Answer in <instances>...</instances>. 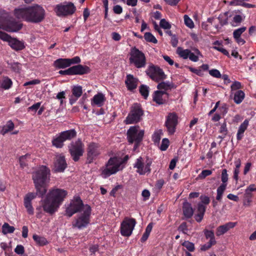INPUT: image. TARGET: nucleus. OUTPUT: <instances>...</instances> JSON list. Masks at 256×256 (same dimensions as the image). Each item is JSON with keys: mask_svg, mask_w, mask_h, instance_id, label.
<instances>
[{"mask_svg": "<svg viewBox=\"0 0 256 256\" xmlns=\"http://www.w3.org/2000/svg\"><path fill=\"white\" fill-rule=\"evenodd\" d=\"M66 163L64 156H58L54 162V170L56 172H63L66 168Z\"/></svg>", "mask_w": 256, "mask_h": 256, "instance_id": "nucleus-23", "label": "nucleus"}, {"mask_svg": "<svg viewBox=\"0 0 256 256\" xmlns=\"http://www.w3.org/2000/svg\"><path fill=\"white\" fill-rule=\"evenodd\" d=\"M204 233L206 236V239H210L208 242L214 244H216V240L214 232L212 230L204 229Z\"/></svg>", "mask_w": 256, "mask_h": 256, "instance_id": "nucleus-38", "label": "nucleus"}, {"mask_svg": "<svg viewBox=\"0 0 256 256\" xmlns=\"http://www.w3.org/2000/svg\"><path fill=\"white\" fill-rule=\"evenodd\" d=\"M50 170L46 166H41L32 173V180L37 193L42 196L46 192V184L50 180Z\"/></svg>", "mask_w": 256, "mask_h": 256, "instance_id": "nucleus-2", "label": "nucleus"}, {"mask_svg": "<svg viewBox=\"0 0 256 256\" xmlns=\"http://www.w3.org/2000/svg\"><path fill=\"white\" fill-rule=\"evenodd\" d=\"M121 164L122 161L118 158L116 157L110 158L105 166L101 168L102 176L106 178L116 174L122 168H120Z\"/></svg>", "mask_w": 256, "mask_h": 256, "instance_id": "nucleus-5", "label": "nucleus"}, {"mask_svg": "<svg viewBox=\"0 0 256 256\" xmlns=\"http://www.w3.org/2000/svg\"><path fill=\"white\" fill-rule=\"evenodd\" d=\"M38 194L36 192L28 193L24 198V206L26 208L28 214L32 215L34 213V208L32 204V200L36 198Z\"/></svg>", "mask_w": 256, "mask_h": 256, "instance_id": "nucleus-22", "label": "nucleus"}, {"mask_svg": "<svg viewBox=\"0 0 256 256\" xmlns=\"http://www.w3.org/2000/svg\"><path fill=\"white\" fill-rule=\"evenodd\" d=\"M91 208L86 204L84 208V212L78 213L72 222V226L81 230L86 228L90 222Z\"/></svg>", "mask_w": 256, "mask_h": 256, "instance_id": "nucleus-4", "label": "nucleus"}, {"mask_svg": "<svg viewBox=\"0 0 256 256\" xmlns=\"http://www.w3.org/2000/svg\"><path fill=\"white\" fill-rule=\"evenodd\" d=\"M67 194L68 192L64 189L54 188L50 190L48 196L51 200H53L60 206Z\"/></svg>", "mask_w": 256, "mask_h": 256, "instance_id": "nucleus-13", "label": "nucleus"}, {"mask_svg": "<svg viewBox=\"0 0 256 256\" xmlns=\"http://www.w3.org/2000/svg\"><path fill=\"white\" fill-rule=\"evenodd\" d=\"M144 38L148 42L154 44H156L158 42V40L150 32H146L144 34Z\"/></svg>", "mask_w": 256, "mask_h": 256, "instance_id": "nucleus-48", "label": "nucleus"}, {"mask_svg": "<svg viewBox=\"0 0 256 256\" xmlns=\"http://www.w3.org/2000/svg\"><path fill=\"white\" fill-rule=\"evenodd\" d=\"M168 98L169 94L165 91L156 90L153 94V100L158 104L166 103Z\"/></svg>", "mask_w": 256, "mask_h": 256, "instance_id": "nucleus-21", "label": "nucleus"}, {"mask_svg": "<svg viewBox=\"0 0 256 256\" xmlns=\"http://www.w3.org/2000/svg\"><path fill=\"white\" fill-rule=\"evenodd\" d=\"M32 238L36 242L39 246H44L48 243L45 238L40 236L37 234H34Z\"/></svg>", "mask_w": 256, "mask_h": 256, "instance_id": "nucleus-43", "label": "nucleus"}, {"mask_svg": "<svg viewBox=\"0 0 256 256\" xmlns=\"http://www.w3.org/2000/svg\"><path fill=\"white\" fill-rule=\"evenodd\" d=\"M80 62L79 56H75L72 58H58L54 62L55 68H65L71 64H78Z\"/></svg>", "mask_w": 256, "mask_h": 256, "instance_id": "nucleus-16", "label": "nucleus"}, {"mask_svg": "<svg viewBox=\"0 0 256 256\" xmlns=\"http://www.w3.org/2000/svg\"><path fill=\"white\" fill-rule=\"evenodd\" d=\"M126 84L128 90H132L136 88L138 80L137 78L134 77L132 74H128L126 76Z\"/></svg>", "mask_w": 256, "mask_h": 256, "instance_id": "nucleus-28", "label": "nucleus"}, {"mask_svg": "<svg viewBox=\"0 0 256 256\" xmlns=\"http://www.w3.org/2000/svg\"><path fill=\"white\" fill-rule=\"evenodd\" d=\"M193 50L194 52L190 51L188 58L192 62H196L198 60L199 58H202L203 56L198 48H194Z\"/></svg>", "mask_w": 256, "mask_h": 256, "instance_id": "nucleus-35", "label": "nucleus"}, {"mask_svg": "<svg viewBox=\"0 0 256 256\" xmlns=\"http://www.w3.org/2000/svg\"><path fill=\"white\" fill-rule=\"evenodd\" d=\"M228 179V174L227 173V170L226 169L222 170L221 175V180L222 182V184H227Z\"/></svg>", "mask_w": 256, "mask_h": 256, "instance_id": "nucleus-55", "label": "nucleus"}, {"mask_svg": "<svg viewBox=\"0 0 256 256\" xmlns=\"http://www.w3.org/2000/svg\"><path fill=\"white\" fill-rule=\"evenodd\" d=\"M54 10L58 16H65L72 14L76 7L71 2H64L56 6Z\"/></svg>", "mask_w": 256, "mask_h": 256, "instance_id": "nucleus-12", "label": "nucleus"}, {"mask_svg": "<svg viewBox=\"0 0 256 256\" xmlns=\"http://www.w3.org/2000/svg\"><path fill=\"white\" fill-rule=\"evenodd\" d=\"M14 252L18 254H22L24 252V247L22 245H18L14 249Z\"/></svg>", "mask_w": 256, "mask_h": 256, "instance_id": "nucleus-61", "label": "nucleus"}, {"mask_svg": "<svg viewBox=\"0 0 256 256\" xmlns=\"http://www.w3.org/2000/svg\"><path fill=\"white\" fill-rule=\"evenodd\" d=\"M152 164V160L150 159L147 158L144 160L142 157H140L136 160L134 167L136 168V172L138 174L144 175L150 172Z\"/></svg>", "mask_w": 256, "mask_h": 256, "instance_id": "nucleus-10", "label": "nucleus"}, {"mask_svg": "<svg viewBox=\"0 0 256 256\" xmlns=\"http://www.w3.org/2000/svg\"><path fill=\"white\" fill-rule=\"evenodd\" d=\"M194 209L190 203L188 202H184L183 203L182 212L186 218H190L194 214Z\"/></svg>", "mask_w": 256, "mask_h": 256, "instance_id": "nucleus-29", "label": "nucleus"}, {"mask_svg": "<svg viewBox=\"0 0 256 256\" xmlns=\"http://www.w3.org/2000/svg\"><path fill=\"white\" fill-rule=\"evenodd\" d=\"M237 223L236 222H228L216 228V234L220 236L227 232L230 229L233 228Z\"/></svg>", "mask_w": 256, "mask_h": 256, "instance_id": "nucleus-25", "label": "nucleus"}, {"mask_svg": "<svg viewBox=\"0 0 256 256\" xmlns=\"http://www.w3.org/2000/svg\"><path fill=\"white\" fill-rule=\"evenodd\" d=\"M147 74L156 82L164 80L166 78L164 71L158 66H150L146 70Z\"/></svg>", "mask_w": 256, "mask_h": 256, "instance_id": "nucleus-15", "label": "nucleus"}, {"mask_svg": "<svg viewBox=\"0 0 256 256\" xmlns=\"http://www.w3.org/2000/svg\"><path fill=\"white\" fill-rule=\"evenodd\" d=\"M14 14L18 19L32 23L40 22L45 17L44 8L38 4L18 7L14 9Z\"/></svg>", "mask_w": 256, "mask_h": 256, "instance_id": "nucleus-1", "label": "nucleus"}, {"mask_svg": "<svg viewBox=\"0 0 256 256\" xmlns=\"http://www.w3.org/2000/svg\"><path fill=\"white\" fill-rule=\"evenodd\" d=\"M178 230L182 232L184 234H186L188 230L186 223L185 222H182L178 226Z\"/></svg>", "mask_w": 256, "mask_h": 256, "instance_id": "nucleus-59", "label": "nucleus"}, {"mask_svg": "<svg viewBox=\"0 0 256 256\" xmlns=\"http://www.w3.org/2000/svg\"><path fill=\"white\" fill-rule=\"evenodd\" d=\"M206 209V208L203 204L202 203L198 204L197 208L198 213L194 216V218L197 222H200L203 219Z\"/></svg>", "mask_w": 256, "mask_h": 256, "instance_id": "nucleus-30", "label": "nucleus"}, {"mask_svg": "<svg viewBox=\"0 0 256 256\" xmlns=\"http://www.w3.org/2000/svg\"><path fill=\"white\" fill-rule=\"evenodd\" d=\"M169 146V140L168 138H164L162 140L160 149L162 150H166Z\"/></svg>", "mask_w": 256, "mask_h": 256, "instance_id": "nucleus-58", "label": "nucleus"}, {"mask_svg": "<svg viewBox=\"0 0 256 256\" xmlns=\"http://www.w3.org/2000/svg\"><path fill=\"white\" fill-rule=\"evenodd\" d=\"M190 50L188 49H183L181 47H178L176 50V54L180 57L186 60L188 58Z\"/></svg>", "mask_w": 256, "mask_h": 256, "instance_id": "nucleus-40", "label": "nucleus"}, {"mask_svg": "<svg viewBox=\"0 0 256 256\" xmlns=\"http://www.w3.org/2000/svg\"><path fill=\"white\" fill-rule=\"evenodd\" d=\"M84 204L82 200L78 196L74 197L66 208V215L71 217L74 214L84 212Z\"/></svg>", "mask_w": 256, "mask_h": 256, "instance_id": "nucleus-9", "label": "nucleus"}, {"mask_svg": "<svg viewBox=\"0 0 256 256\" xmlns=\"http://www.w3.org/2000/svg\"><path fill=\"white\" fill-rule=\"evenodd\" d=\"M14 122L10 120H8V122H7L6 124L3 126L1 130L0 133L2 135H4L8 132L12 130L14 128Z\"/></svg>", "mask_w": 256, "mask_h": 256, "instance_id": "nucleus-39", "label": "nucleus"}, {"mask_svg": "<svg viewBox=\"0 0 256 256\" xmlns=\"http://www.w3.org/2000/svg\"><path fill=\"white\" fill-rule=\"evenodd\" d=\"M1 40L8 42V45L15 50H22L25 47L24 42L22 41H20L16 38H12L6 32Z\"/></svg>", "mask_w": 256, "mask_h": 256, "instance_id": "nucleus-17", "label": "nucleus"}, {"mask_svg": "<svg viewBox=\"0 0 256 256\" xmlns=\"http://www.w3.org/2000/svg\"><path fill=\"white\" fill-rule=\"evenodd\" d=\"M144 114L140 105L134 104L132 107L130 113L128 114L124 122L127 124H136L140 122Z\"/></svg>", "mask_w": 256, "mask_h": 256, "instance_id": "nucleus-8", "label": "nucleus"}, {"mask_svg": "<svg viewBox=\"0 0 256 256\" xmlns=\"http://www.w3.org/2000/svg\"><path fill=\"white\" fill-rule=\"evenodd\" d=\"M69 150L73 160L76 162L83 154L84 144L80 140H78L70 144Z\"/></svg>", "mask_w": 256, "mask_h": 256, "instance_id": "nucleus-14", "label": "nucleus"}, {"mask_svg": "<svg viewBox=\"0 0 256 256\" xmlns=\"http://www.w3.org/2000/svg\"><path fill=\"white\" fill-rule=\"evenodd\" d=\"M182 245L187 249L188 252H194L195 249L194 244L189 241H184Z\"/></svg>", "mask_w": 256, "mask_h": 256, "instance_id": "nucleus-52", "label": "nucleus"}, {"mask_svg": "<svg viewBox=\"0 0 256 256\" xmlns=\"http://www.w3.org/2000/svg\"><path fill=\"white\" fill-rule=\"evenodd\" d=\"M22 28V24L17 22L6 10L0 8V28L8 32H17Z\"/></svg>", "mask_w": 256, "mask_h": 256, "instance_id": "nucleus-3", "label": "nucleus"}, {"mask_svg": "<svg viewBox=\"0 0 256 256\" xmlns=\"http://www.w3.org/2000/svg\"><path fill=\"white\" fill-rule=\"evenodd\" d=\"M72 75L88 74L90 72V68L87 66H84L81 64H78L70 67Z\"/></svg>", "mask_w": 256, "mask_h": 256, "instance_id": "nucleus-26", "label": "nucleus"}, {"mask_svg": "<svg viewBox=\"0 0 256 256\" xmlns=\"http://www.w3.org/2000/svg\"><path fill=\"white\" fill-rule=\"evenodd\" d=\"M60 206L54 201L51 200L47 195L46 199L44 200L42 208L46 212L50 214H52L56 212Z\"/></svg>", "mask_w": 256, "mask_h": 256, "instance_id": "nucleus-20", "label": "nucleus"}, {"mask_svg": "<svg viewBox=\"0 0 256 256\" xmlns=\"http://www.w3.org/2000/svg\"><path fill=\"white\" fill-rule=\"evenodd\" d=\"M144 130H140L138 126H130L127 132V139L130 144L134 143V149L136 150L142 141Z\"/></svg>", "mask_w": 256, "mask_h": 256, "instance_id": "nucleus-6", "label": "nucleus"}, {"mask_svg": "<svg viewBox=\"0 0 256 256\" xmlns=\"http://www.w3.org/2000/svg\"><path fill=\"white\" fill-rule=\"evenodd\" d=\"M64 141L60 134L52 140L53 146L57 148H62L64 146Z\"/></svg>", "mask_w": 256, "mask_h": 256, "instance_id": "nucleus-46", "label": "nucleus"}, {"mask_svg": "<svg viewBox=\"0 0 256 256\" xmlns=\"http://www.w3.org/2000/svg\"><path fill=\"white\" fill-rule=\"evenodd\" d=\"M218 18L216 17L209 18L207 20V22L213 25L215 28L218 30L221 28L220 26L219 23L218 24Z\"/></svg>", "mask_w": 256, "mask_h": 256, "instance_id": "nucleus-50", "label": "nucleus"}, {"mask_svg": "<svg viewBox=\"0 0 256 256\" xmlns=\"http://www.w3.org/2000/svg\"><path fill=\"white\" fill-rule=\"evenodd\" d=\"M136 224L134 218L126 217L120 224V234L124 236H130Z\"/></svg>", "mask_w": 256, "mask_h": 256, "instance_id": "nucleus-11", "label": "nucleus"}, {"mask_svg": "<svg viewBox=\"0 0 256 256\" xmlns=\"http://www.w3.org/2000/svg\"><path fill=\"white\" fill-rule=\"evenodd\" d=\"M217 18L220 26V28H222V26L228 24V12H226L220 14Z\"/></svg>", "mask_w": 256, "mask_h": 256, "instance_id": "nucleus-41", "label": "nucleus"}, {"mask_svg": "<svg viewBox=\"0 0 256 256\" xmlns=\"http://www.w3.org/2000/svg\"><path fill=\"white\" fill-rule=\"evenodd\" d=\"M242 88V84L240 82L238 81L234 82L230 86L231 92H234L235 90H240Z\"/></svg>", "mask_w": 256, "mask_h": 256, "instance_id": "nucleus-53", "label": "nucleus"}, {"mask_svg": "<svg viewBox=\"0 0 256 256\" xmlns=\"http://www.w3.org/2000/svg\"><path fill=\"white\" fill-rule=\"evenodd\" d=\"M209 74L212 76L219 78L220 77L221 74L219 70L216 69H213L209 71Z\"/></svg>", "mask_w": 256, "mask_h": 256, "instance_id": "nucleus-60", "label": "nucleus"}, {"mask_svg": "<svg viewBox=\"0 0 256 256\" xmlns=\"http://www.w3.org/2000/svg\"><path fill=\"white\" fill-rule=\"evenodd\" d=\"M160 27L165 30H169L171 28V25L164 18L162 19L160 22Z\"/></svg>", "mask_w": 256, "mask_h": 256, "instance_id": "nucleus-54", "label": "nucleus"}, {"mask_svg": "<svg viewBox=\"0 0 256 256\" xmlns=\"http://www.w3.org/2000/svg\"><path fill=\"white\" fill-rule=\"evenodd\" d=\"M98 144L92 142L88 145L87 149V160L88 163H91L100 154Z\"/></svg>", "mask_w": 256, "mask_h": 256, "instance_id": "nucleus-19", "label": "nucleus"}, {"mask_svg": "<svg viewBox=\"0 0 256 256\" xmlns=\"http://www.w3.org/2000/svg\"><path fill=\"white\" fill-rule=\"evenodd\" d=\"M233 96V100L236 104H240L245 97L244 92L242 90H236V92H230V96Z\"/></svg>", "mask_w": 256, "mask_h": 256, "instance_id": "nucleus-31", "label": "nucleus"}, {"mask_svg": "<svg viewBox=\"0 0 256 256\" xmlns=\"http://www.w3.org/2000/svg\"><path fill=\"white\" fill-rule=\"evenodd\" d=\"M249 124L248 120H245L244 122L240 125L238 128L236 134V139L240 140L243 137V134L245 130H246Z\"/></svg>", "mask_w": 256, "mask_h": 256, "instance_id": "nucleus-32", "label": "nucleus"}, {"mask_svg": "<svg viewBox=\"0 0 256 256\" xmlns=\"http://www.w3.org/2000/svg\"><path fill=\"white\" fill-rule=\"evenodd\" d=\"M82 87L80 86H74L72 89V96L76 98H79L82 94Z\"/></svg>", "mask_w": 256, "mask_h": 256, "instance_id": "nucleus-47", "label": "nucleus"}, {"mask_svg": "<svg viewBox=\"0 0 256 256\" xmlns=\"http://www.w3.org/2000/svg\"><path fill=\"white\" fill-rule=\"evenodd\" d=\"M184 24L189 28H194V23L192 20L188 16L184 15Z\"/></svg>", "mask_w": 256, "mask_h": 256, "instance_id": "nucleus-51", "label": "nucleus"}, {"mask_svg": "<svg viewBox=\"0 0 256 256\" xmlns=\"http://www.w3.org/2000/svg\"><path fill=\"white\" fill-rule=\"evenodd\" d=\"M106 98L104 94L102 92H98L94 95L91 100V104L92 106H96L98 107H100L104 104Z\"/></svg>", "mask_w": 256, "mask_h": 256, "instance_id": "nucleus-27", "label": "nucleus"}, {"mask_svg": "<svg viewBox=\"0 0 256 256\" xmlns=\"http://www.w3.org/2000/svg\"><path fill=\"white\" fill-rule=\"evenodd\" d=\"M129 60L130 64L138 68H144L146 65L144 54L136 47H133L130 50Z\"/></svg>", "mask_w": 256, "mask_h": 256, "instance_id": "nucleus-7", "label": "nucleus"}, {"mask_svg": "<svg viewBox=\"0 0 256 256\" xmlns=\"http://www.w3.org/2000/svg\"><path fill=\"white\" fill-rule=\"evenodd\" d=\"M152 223H150L147 226L146 228V230H145L144 232V234L140 239V241L142 242H144L147 240V239L150 236V234L152 230Z\"/></svg>", "mask_w": 256, "mask_h": 256, "instance_id": "nucleus-44", "label": "nucleus"}, {"mask_svg": "<svg viewBox=\"0 0 256 256\" xmlns=\"http://www.w3.org/2000/svg\"><path fill=\"white\" fill-rule=\"evenodd\" d=\"M12 82L10 78L8 76H4L0 82V88L8 90L12 87Z\"/></svg>", "mask_w": 256, "mask_h": 256, "instance_id": "nucleus-34", "label": "nucleus"}, {"mask_svg": "<svg viewBox=\"0 0 256 256\" xmlns=\"http://www.w3.org/2000/svg\"><path fill=\"white\" fill-rule=\"evenodd\" d=\"M246 26H242L235 30L233 32V36L236 42L239 45H244L246 43L244 38L242 36V34L246 30Z\"/></svg>", "mask_w": 256, "mask_h": 256, "instance_id": "nucleus-24", "label": "nucleus"}, {"mask_svg": "<svg viewBox=\"0 0 256 256\" xmlns=\"http://www.w3.org/2000/svg\"><path fill=\"white\" fill-rule=\"evenodd\" d=\"M2 229V232L4 234L13 233L15 230V228L14 226H10L9 224L6 222L4 224Z\"/></svg>", "mask_w": 256, "mask_h": 256, "instance_id": "nucleus-45", "label": "nucleus"}, {"mask_svg": "<svg viewBox=\"0 0 256 256\" xmlns=\"http://www.w3.org/2000/svg\"><path fill=\"white\" fill-rule=\"evenodd\" d=\"M200 199L201 200V202L202 204H208L210 202V199L209 197L206 196H200Z\"/></svg>", "mask_w": 256, "mask_h": 256, "instance_id": "nucleus-63", "label": "nucleus"}, {"mask_svg": "<svg viewBox=\"0 0 256 256\" xmlns=\"http://www.w3.org/2000/svg\"><path fill=\"white\" fill-rule=\"evenodd\" d=\"M140 92L142 96L146 99L149 93V88L146 85H142L140 88Z\"/></svg>", "mask_w": 256, "mask_h": 256, "instance_id": "nucleus-49", "label": "nucleus"}, {"mask_svg": "<svg viewBox=\"0 0 256 256\" xmlns=\"http://www.w3.org/2000/svg\"><path fill=\"white\" fill-rule=\"evenodd\" d=\"M215 245L214 244H211L208 242L207 244L202 245L200 247V250L202 251H206L209 250L212 246Z\"/></svg>", "mask_w": 256, "mask_h": 256, "instance_id": "nucleus-64", "label": "nucleus"}, {"mask_svg": "<svg viewBox=\"0 0 256 256\" xmlns=\"http://www.w3.org/2000/svg\"><path fill=\"white\" fill-rule=\"evenodd\" d=\"M235 168L234 172V178L238 182V174L240 173V168L241 166V160L240 158L236 160L234 162Z\"/></svg>", "mask_w": 256, "mask_h": 256, "instance_id": "nucleus-36", "label": "nucleus"}, {"mask_svg": "<svg viewBox=\"0 0 256 256\" xmlns=\"http://www.w3.org/2000/svg\"><path fill=\"white\" fill-rule=\"evenodd\" d=\"M178 118L177 115L174 112L170 113L167 116L165 125L170 134H173L176 132L178 123Z\"/></svg>", "mask_w": 256, "mask_h": 256, "instance_id": "nucleus-18", "label": "nucleus"}, {"mask_svg": "<svg viewBox=\"0 0 256 256\" xmlns=\"http://www.w3.org/2000/svg\"><path fill=\"white\" fill-rule=\"evenodd\" d=\"M173 84L170 82H162L159 83L157 86V88L160 90L166 92L168 90H171L172 88Z\"/></svg>", "mask_w": 256, "mask_h": 256, "instance_id": "nucleus-37", "label": "nucleus"}, {"mask_svg": "<svg viewBox=\"0 0 256 256\" xmlns=\"http://www.w3.org/2000/svg\"><path fill=\"white\" fill-rule=\"evenodd\" d=\"M76 132L74 130H70L64 131L60 134L62 140L65 142L66 140H70L76 136Z\"/></svg>", "mask_w": 256, "mask_h": 256, "instance_id": "nucleus-33", "label": "nucleus"}, {"mask_svg": "<svg viewBox=\"0 0 256 256\" xmlns=\"http://www.w3.org/2000/svg\"><path fill=\"white\" fill-rule=\"evenodd\" d=\"M227 184H221L217 188L216 199L218 200H221L223 194L226 189Z\"/></svg>", "mask_w": 256, "mask_h": 256, "instance_id": "nucleus-42", "label": "nucleus"}, {"mask_svg": "<svg viewBox=\"0 0 256 256\" xmlns=\"http://www.w3.org/2000/svg\"><path fill=\"white\" fill-rule=\"evenodd\" d=\"M40 105L41 102H40L36 103L28 108V111L32 110L34 111V112H36L37 110L40 108Z\"/></svg>", "mask_w": 256, "mask_h": 256, "instance_id": "nucleus-62", "label": "nucleus"}, {"mask_svg": "<svg viewBox=\"0 0 256 256\" xmlns=\"http://www.w3.org/2000/svg\"><path fill=\"white\" fill-rule=\"evenodd\" d=\"M29 154H26L24 156H22L20 158V166L22 168H24L26 166L27 163L26 162V159L28 157H29Z\"/></svg>", "mask_w": 256, "mask_h": 256, "instance_id": "nucleus-57", "label": "nucleus"}, {"mask_svg": "<svg viewBox=\"0 0 256 256\" xmlns=\"http://www.w3.org/2000/svg\"><path fill=\"white\" fill-rule=\"evenodd\" d=\"M212 174V171L208 170H202L198 175V178L200 179H204L207 176H210Z\"/></svg>", "mask_w": 256, "mask_h": 256, "instance_id": "nucleus-56", "label": "nucleus"}]
</instances>
